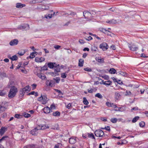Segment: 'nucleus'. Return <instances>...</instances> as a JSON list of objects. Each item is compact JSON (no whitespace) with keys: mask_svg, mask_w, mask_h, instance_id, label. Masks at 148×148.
I'll return each instance as SVG.
<instances>
[{"mask_svg":"<svg viewBox=\"0 0 148 148\" xmlns=\"http://www.w3.org/2000/svg\"><path fill=\"white\" fill-rule=\"evenodd\" d=\"M45 60V58H44L38 57H36L35 58V61L36 62H41Z\"/></svg>","mask_w":148,"mask_h":148,"instance_id":"nucleus-13","label":"nucleus"},{"mask_svg":"<svg viewBox=\"0 0 148 148\" xmlns=\"http://www.w3.org/2000/svg\"><path fill=\"white\" fill-rule=\"evenodd\" d=\"M110 73L111 74H115L116 71V70L113 68H111L109 71Z\"/></svg>","mask_w":148,"mask_h":148,"instance_id":"nucleus-27","label":"nucleus"},{"mask_svg":"<svg viewBox=\"0 0 148 148\" xmlns=\"http://www.w3.org/2000/svg\"><path fill=\"white\" fill-rule=\"evenodd\" d=\"M25 5L24 4H21L20 3H17L16 7L17 8H21L25 6Z\"/></svg>","mask_w":148,"mask_h":148,"instance_id":"nucleus-19","label":"nucleus"},{"mask_svg":"<svg viewBox=\"0 0 148 148\" xmlns=\"http://www.w3.org/2000/svg\"><path fill=\"white\" fill-rule=\"evenodd\" d=\"M100 31L106 34V32H108V31L105 29L101 28L99 29Z\"/></svg>","mask_w":148,"mask_h":148,"instance_id":"nucleus-36","label":"nucleus"},{"mask_svg":"<svg viewBox=\"0 0 148 148\" xmlns=\"http://www.w3.org/2000/svg\"><path fill=\"white\" fill-rule=\"evenodd\" d=\"M85 38L88 41L92 39V38L90 36H89L88 37L86 36Z\"/></svg>","mask_w":148,"mask_h":148,"instance_id":"nucleus-47","label":"nucleus"},{"mask_svg":"<svg viewBox=\"0 0 148 148\" xmlns=\"http://www.w3.org/2000/svg\"><path fill=\"white\" fill-rule=\"evenodd\" d=\"M60 112L56 111L53 113V115L55 116H59L60 115Z\"/></svg>","mask_w":148,"mask_h":148,"instance_id":"nucleus-22","label":"nucleus"},{"mask_svg":"<svg viewBox=\"0 0 148 148\" xmlns=\"http://www.w3.org/2000/svg\"><path fill=\"white\" fill-rule=\"evenodd\" d=\"M48 67L50 69H52L54 67H56V66H54L53 63L49 62V63L47 65Z\"/></svg>","mask_w":148,"mask_h":148,"instance_id":"nucleus-24","label":"nucleus"},{"mask_svg":"<svg viewBox=\"0 0 148 148\" xmlns=\"http://www.w3.org/2000/svg\"><path fill=\"white\" fill-rule=\"evenodd\" d=\"M55 82L54 80H48L46 81V85L49 87H53L54 85Z\"/></svg>","mask_w":148,"mask_h":148,"instance_id":"nucleus-5","label":"nucleus"},{"mask_svg":"<svg viewBox=\"0 0 148 148\" xmlns=\"http://www.w3.org/2000/svg\"><path fill=\"white\" fill-rule=\"evenodd\" d=\"M17 92V88L15 86H12L8 94V97L12 98L15 96Z\"/></svg>","mask_w":148,"mask_h":148,"instance_id":"nucleus-1","label":"nucleus"},{"mask_svg":"<svg viewBox=\"0 0 148 148\" xmlns=\"http://www.w3.org/2000/svg\"><path fill=\"white\" fill-rule=\"evenodd\" d=\"M112 82L110 80L104 82V85L106 86H109L112 84Z\"/></svg>","mask_w":148,"mask_h":148,"instance_id":"nucleus-26","label":"nucleus"},{"mask_svg":"<svg viewBox=\"0 0 148 148\" xmlns=\"http://www.w3.org/2000/svg\"><path fill=\"white\" fill-rule=\"evenodd\" d=\"M106 105L109 107H112L114 108L117 107V106L115 104L109 102H107L106 103Z\"/></svg>","mask_w":148,"mask_h":148,"instance_id":"nucleus-9","label":"nucleus"},{"mask_svg":"<svg viewBox=\"0 0 148 148\" xmlns=\"http://www.w3.org/2000/svg\"><path fill=\"white\" fill-rule=\"evenodd\" d=\"M56 66V68L55 69V72H59L60 71V69L59 68H57Z\"/></svg>","mask_w":148,"mask_h":148,"instance_id":"nucleus-50","label":"nucleus"},{"mask_svg":"<svg viewBox=\"0 0 148 148\" xmlns=\"http://www.w3.org/2000/svg\"><path fill=\"white\" fill-rule=\"evenodd\" d=\"M106 23L110 24H117L118 23V22H117L116 20L112 19L110 21H107Z\"/></svg>","mask_w":148,"mask_h":148,"instance_id":"nucleus-14","label":"nucleus"},{"mask_svg":"<svg viewBox=\"0 0 148 148\" xmlns=\"http://www.w3.org/2000/svg\"><path fill=\"white\" fill-rule=\"evenodd\" d=\"M23 115L25 118H28L31 116L29 114L27 113H24Z\"/></svg>","mask_w":148,"mask_h":148,"instance_id":"nucleus-40","label":"nucleus"},{"mask_svg":"<svg viewBox=\"0 0 148 148\" xmlns=\"http://www.w3.org/2000/svg\"><path fill=\"white\" fill-rule=\"evenodd\" d=\"M18 40L17 39H14L11 40L10 42V46H14L17 45L18 43Z\"/></svg>","mask_w":148,"mask_h":148,"instance_id":"nucleus-8","label":"nucleus"},{"mask_svg":"<svg viewBox=\"0 0 148 148\" xmlns=\"http://www.w3.org/2000/svg\"><path fill=\"white\" fill-rule=\"evenodd\" d=\"M138 110V107H134L132 109L131 111H132L133 110L136 111V110Z\"/></svg>","mask_w":148,"mask_h":148,"instance_id":"nucleus-52","label":"nucleus"},{"mask_svg":"<svg viewBox=\"0 0 148 148\" xmlns=\"http://www.w3.org/2000/svg\"><path fill=\"white\" fill-rule=\"evenodd\" d=\"M18 59L17 56L16 55H14L11 57V60H16Z\"/></svg>","mask_w":148,"mask_h":148,"instance_id":"nucleus-37","label":"nucleus"},{"mask_svg":"<svg viewBox=\"0 0 148 148\" xmlns=\"http://www.w3.org/2000/svg\"><path fill=\"white\" fill-rule=\"evenodd\" d=\"M49 127L48 125L46 126V125H39V127H37L36 128L34 129L31 131V134L33 135L36 134L37 133L36 132L37 130H44L47 128H48Z\"/></svg>","mask_w":148,"mask_h":148,"instance_id":"nucleus-2","label":"nucleus"},{"mask_svg":"<svg viewBox=\"0 0 148 148\" xmlns=\"http://www.w3.org/2000/svg\"><path fill=\"white\" fill-rule=\"evenodd\" d=\"M101 77L106 80H108L109 79L108 76L106 75H102Z\"/></svg>","mask_w":148,"mask_h":148,"instance_id":"nucleus-38","label":"nucleus"},{"mask_svg":"<svg viewBox=\"0 0 148 148\" xmlns=\"http://www.w3.org/2000/svg\"><path fill=\"white\" fill-rule=\"evenodd\" d=\"M34 93H35V92L34 91H32L31 92H30L29 93H28L27 95H34Z\"/></svg>","mask_w":148,"mask_h":148,"instance_id":"nucleus-63","label":"nucleus"},{"mask_svg":"<svg viewBox=\"0 0 148 148\" xmlns=\"http://www.w3.org/2000/svg\"><path fill=\"white\" fill-rule=\"evenodd\" d=\"M67 73V72H66L65 73H62L61 77L62 78H65L66 77L67 75L66 74V73Z\"/></svg>","mask_w":148,"mask_h":148,"instance_id":"nucleus-42","label":"nucleus"},{"mask_svg":"<svg viewBox=\"0 0 148 148\" xmlns=\"http://www.w3.org/2000/svg\"><path fill=\"white\" fill-rule=\"evenodd\" d=\"M91 50L93 52L96 51H97V48L95 46L92 47L91 49Z\"/></svg>","mask_w":148,"mask_h":148,"instance_id":"nucleus-33","label":"nucleus"},{"mask_svg":"<svg viewBox=\"0 0 148 148\" xmlns=\"http://www.w3.org/2000/svg\"><path fill=\"white\" fill-rule=\"evenodd\" d=\"M55 80H56V82L57 83H59V81H60V79L58 77L56 78Z\"/></svg>","mask_w":148,"mask_h":148,"instance_id":"nucleus-55","label":"nucleus"},{"mask_svg":"<svg viewBox=\"0 0 148 148\" xmlns=\"http://www.w3.org/2000/svg\"><path fill=\"white\" fill-rule=\"evenodd\" d=\"M94 133L96 136L99 137H101L104 135L103 132L100 130H96L95 131Z\"/></svg>","mask_w":148,"mask_h":148,"instance_id":"nucleus-4","label":"nucleus"},{"mask_svg":"<svg viewBox=\"0 0 148 148\" xmlns=\"http://www.w3.org/2000/svg\"><path fill=\"white\" fill-rule=\"evenodd\" d=\"M99 47L103 50H105L108 48V46L106 43H103L100 45Z\"/></svg>","mask_w":148,"mask_h":148,"instance_id":"nucleus-7","label":"nucleus"},{"mask_svg":"<svg viewBox=\"0 0 148 148\" xmlns=\"http://www.w3.org/2000/svg\"><path fill=\"white\" fill-rule=\"evenodd\" d=\"M35 56L34 55V52H33L32 53H31L30 56H29V57L30 58L32 59L33 58H34Z\"/></svg>","mask_w":148,"mask_h":148,"instance_id":"nucleus-46","label":"nucleus"},{"mask_svg":"<svg viewBox=\"0 0 148 148\" xmlns=\"http://www.w3.org/2000/svg\"><path fill=\"white\" fill-rule=\"evenodd\" d=\"M7 130V128L5 127H2L0 129V134L2 136Z\"/></svg>","mask_w":148,"mask_h":148,"instance_id":"nucleus-11","label":"nucleus"},{"mask_svg":"<svg viewBox=\"0 0 148 148\" xmlns=\"http://www.w3.org/2000/svg\"><path fill=\"white\" fill-rule=\"evenodd\" d=\"M93 91V89H91L90 90L88 89V92L89 93H92Z\"/></svg>","mask_w":148,"mask_h":148,"instance_id":"nucleus-60","label":"nucleus"},{"mask_svg":"<svg viewBox=\"0 0 148 148\" xmlns=\"http://www.w3.org/2000/svg\"><path fill=\"white\" fill-rule=\"evenodd\" d=\"M71 103H69L68 105H67V106H66V107L69 109L71 107Z\"/></svg>","mask_w":148,"mask_h":148,"instance_id":"nucleus-56","label":"nucleus"},{"mask_svg":"<svg viewBox=\"0 0 148 148\" xmlns=\"http://www.w3.org/2000/svg\"><path fill=\"white\" fill-rule=\"evenodd\" d=\"M23 89H24V90L25 92H28L30 90L31 88L29 86H27L23 88Z\"/></svg>","mask_w":148,"mask_h":148,"instance_id":"nucleus-23","label":"nucleus"},{"mask_svg":"<svg viewBox=\"0 0 148 148\" xmlns=\"http://www.w3.org/2000/svg\"><path fill=\"white\" fill-rule=\"evenodd\" d=\"M61 145V144L58 143L55 145L54 148H59V146Z\"/></svg>","mask_w":148,"mask_h":148,"instance_id":"nucleus-53","label":"nucleus"},{"mask_svg":"<svg viewBox=\"0 0 148 148\" xmlns=\"http://www.w3.org/2000/svg\"><path fill=\"white\" fill-rule=\"evenodd\" d=\"M42 96H41V97H40L38 98V101H41L42 102Z\"/></svg>","mask_w":148,"mask_h":148,"instance_id":"nucleus-57","label":"nucleus"},{"mask_svg":"<svg viewBox=\"0 0 148 148\" xmlns=\"http://www.w3.org/2000/svg\"><path fill=\"white\" fill-rule=\"evenodd\" d=\"M42 104H45L47 103V99L46 96L45 95L42 96Z\"/></svg>","mask_w":148,"mask_h":148,"instance_id":"nucleus-20","label":"nucleus"},{"mask_svg":"<svg viewBox=\"0 0 148 148\" xmlns=\"http://www.w3.org/2000/svg\"><path fill=\"white\" fill-rule=\"evenodd\" d=\"M128 47L130 50L132 51H135L138 49V47L133 44H129Z\"/></svg>","mask_w":148,"mask_h":148,"instance_id":"nucleus-6","label":"nucleus"},{"mask_svg":"<svg viewBox=\"0 0 148 148\" xmlns=\"http://www.w3.org/2000/svg\"><path fill=\"white\" fill-rule=\"evenodd\" d=\"M139 125L140 127H143L145 126V123L143 121H141L139 123Z\"/></svg>","mask_w":148,"mask_h":148,"instance_id":"nucleus-44","label":"nucleus"},{"mask_svg":"<svg viewBox=\"0 0 148 148\" xmlns=\"http://www.w3.org/2000/svg\"><path fill=\"white\" fill-rule=\"evenodd\" d=\"M96 60L99 62L103 63L104 62V59L103 58L101 59L97 58Z\"/></svg>","mask_w":148,"mask_h":148,"instance_id":"nucleus-32","label":"nucleus"},{"mask_svg":"<svg viewBox=\"0 0 148 148\" xmlns=\"http://www.w3.org/2000/svg\"><path fill=\"white\" fill-rule=\"evenodd\" d=\"M118 73L119 75L124 76H126L127 75V74L126 73L123 72L121 71H119Z\"/></svg>","mask_w":148,"mask_h":148,"instance_id":"nucleus-31","label":"nucleus"},{"mask_svg":"<svg viewBox=\"0 0 148 148\" xmlns=\"http://www.w3.org/2000/svg\"><path fill=\"white\" fill-rule=\"evenodd\" d=\"M8 138V136H4L3 137L0 139V143H2V142L5 141Z\"/></svg>","mask_w":148,"mask_h":148,"instance_id":"nucleus-18","label":"nucleus"},{"mask_svg":"<svg viewBox=\"0 0 148 148\" xmlns=\"http://www.w3.org/2000/svg\"><path fill=\"white\" fill-rule=\"evenodd\" d=\"M84 69L85 71L88 72H91L92 71V69L88 67L85 68Z\"/></svg>","mask_w":148,"mask_h":148,"instance_id":"nucleus-48","label":"nucleus"},{"mask_svg":"<svg viewBox=\"0 0 148 148\" xmlns=\"http://www.w3.org/2000/svg\"><path fill=\"white\" fill-rule=\"evenodd\" d=\"M25 52L23 51V52L19 51L18 52V54L20 56L23 55L25 53Z\"/></svg>","mask_w":148,"mask_h":148,"instance_id":"nucleus-54","label":"nucleus"},{"mask_svg":"<svg viewBox=\"0 0 148 148\" xmlns=\"http://www.w3.org/2000/svg\"><path fill=\"white\" fill-rule=\"evenodd\" d=\"M83 103L85 105H87L89 103L88 101L85 97L83 98Z\"/></svg>","mask_w":148,"mask_h":148,"instance_id":"nucleus-29","label":"nucleus"},{"mask_svg":"<svg viewBox=\"0 0 148 148\" xmlns=\"http://www.w3.org/2000/svg\"><path fill=\"white\" fill-rule=\"evenodd\" d=\"M110 47L111 48H112V49H113L114 50H115V49H116L115 46L114 45H112Z\"/></svg>","mask_w":148,"mask_h":148,"instance_id":"nucleus-59","label":"nucleus"},{"mask_svg":"<svg viewBox=\"0 0 148 148\" xmlns=\"http://www.w3.org/2000/svg\"><path fill=\"white\" fill-rule=\"evenodd\" d=\"M37 76L42 79H44L46 78L44 74H42L40 73H38L37 74Z\"/></svg>","mask_w":148,"mask_h":148,"instance_id":"nucleus-16","label":"nucleus"},{"mask_svg":"<svg viewBox=\"0 0 148 148\" xmlns=\"http://www.w3.org/2000/svg\"><path fill=\"white\" fill-rule=\"evenodd\" d=\"M43 109L44 112L47 114L49 113L51 111L50 108L48 107H45Z\"/></svg>","mask_w":148,"mask_h":148,"instance_id":"nucleus-15","label":"nucleus"},{"mask_svg":"<svg viewBox=\"0 0 148 148\" xmlns=\"http://www.w3.org/2000/svg\"><path fill=\"white\" fill-rule=\"evenodd\" d=\"M83 51H89V49L88 48L85 47L83 49Z\"/></svg>","mask_w":148,"mask_h":148,"instance_id":"nucleus-62","label":"nucleus"},{"mask_svg":"<svg viewBox=\"0 0 148 148\" xmlns=\"http://www.w3.org/2000/svg\"><path fill=\"white\" fill-rule=\"evenodd\" d=\"M60 47V46L59 45H56L54 47L55 48L57 49H59Z\"/></svg>","mask_w":148,"mask_h":148,"instance_id":"nucleus-64","label":"nucleus"},{"mask_svg":"<svg viewBox=\"0 0 148 148\" xmlns=\"http://www.w3.org/2000/svg\"><path fill=\"white\" fill-rule=\"evenodd\" d=\"M95 96L100 99L102 98L103 97L102 95L99 93H97L95 95Z\"/></svg>","mask_w":148,"mask_h":148,"instance_id":"nucleus-39","label":"nucleus"},{"mask_svg":"<svg viewBox=\"0 0 148 148\" xmlns=\"http://www.w3.org/2000/svg\"><path fill=\"white\" fill-rule=\"evenodd\" d=\"M88 136L89 138H92V139H95L94 136L92 133H91L90 134L88 133Z\"/></svg>","mask_w":148,"mask_h":148,"instance_id":"nucleus-34","label":"nucleus"},{"mask_svg":"<svg viewBox=\"0 0 148 148\" xmlns=\"http://www.w3.org/2000/svg\"><path fill=\"white\" fill-rule=\"evenodd\" d=\"M83 14L85 18L88 19L89 16L91 15V13L89 12L85 11L83 12Z\"/></svg>","mask_w":148,"mask_h":148,"instance_id":"nucleus-10","label":"nucleus"},{"mask_svg":"<svg viewBox=\"0 0 148 148\" xmlns=\"http://www.w3.org/2000/svg\"><path fill=\"white\" fill-rule=\"evenodd\" d=\"M20 115L19 114H15V115L14 117L17 118H19Z\"/></svg>","mask_w":148,"mask_h":148,"instance_id":"nucleus-61","label":"nucleus"},{"mask_svg":"<svg viewBox=\"0 0 148 148\" xmlns=\"http://www.w3.org/2000/svg\"><path fill=\"white\" fill-rule=\"evenodd\" d=\"M47 66H45L42 68V70H47Z\"/></svg>","mask_w":148,"mask_h":148,"instance_id":"nucleus-51","label":"nucleus"},{"mask_svg":"<svg viewBox=\"0 0 148 148\" xmlns=\"http://www.w3.org/2000/svg\"><path fill=\"white\" fill-rule=\"evenodd\" d=\"M115 99L116 100H118L120 97L121 95L119 92H116L115 93Z\"/></svg>","mask_w":148,"mask_h":148,"instance_id":"nucleus-25","label":"nucleus"},{"mask_svg":"<svg viewBox=\"0 0 148 148\" xmlns=\"http://www.w3.org/2000/svg\"><path fill=\"white\" fill-rule=\"evenodd\" d=\"M50 108L51 110H54L55 109V106L54 104H52L50 106Z\"/></svg>","mask_w":148,"mask_h":148,"instance_id":"nucleus-43","label":"nucleus"},{"mask_svg":"<svg viewBox=\"0 0 148 148\" xmlns=\"http://www.w3.org/2000/svg\"><path fill=\"white\" fill-rule=\"evenodd\" d=\"M139 117L138 116L135 117L132 120V122L133 123H135L139 119Z\"/></svg>","mask_w":148,"mask_h":148,"instance_id":"nucleus-30","label":"nucleus"},{"mask_svg":"<svg viewBox=\"0 0 148 148\" xmlns=\"http://www.w3.org/2000/svg\"><path fill=\"white\" fill-rule=\"evenodd\" d=\"M69 141L70 144H73L76 142V140L75 138H70L69 139Z\"/></svg>","mask_w":148,"mask_h":148,"instance_id":"nucleus-17","label":"nucleus"},{"mask_svg":"<svg viewBox=\"0 0 148 148\" xmlns=\"http://www.w3.org/2000/svg\"><path fill=\"white\" fill-rule=\"evenodd\" d=\"M5 94V93L3 91H0V96H3Z\"/></svg>","mask_w":148,"mask_h":148,"instance_id":"nucleus-58","label":"nucleus"},{"mask_svg":"<svg viewBox=\"0 0 148 148\" xmlns=\"http://www.w3.org/2000/svg\"><path fill=\"white\" fill-rule=\"evenodd\" d=\"M54 90L56 92L58 93H59V95H63V93L61 91H60L58 89H54Z\"/></svg>","mask_w":148,"mask_h":148,"instance_id":"nucleus-45","label":"nucleus"},{"mask_svg":"<svg viewBox=\"0 0 148 148\" xmlns=\"http://www.w3.org/2000/svg\"><path fill=\"white\" fill-rule=\"evenodd\" d=\"M25 91L24 90V89H22L20 91V93L21 95V97H23L25 93Z\"/></svg>","mask_w":148,"mask_h":148,"instance_id":"nucleus-28","label":"nucleus"},{"mask_svg":"<svg viewBox=\"0 0 148 148\" xmlns=\"http://www.w3.org/2000/svg\"><path fill=\"white\" fill-rule=\"evenodd\" d=\"M52 17V14H49L48 15H45V18L47 19L48 18H51Z\"/></svg>","mask_w":148,"mask_h":148,"instance_id":"nucleus-35","label":"nucleus"},{"mask_svg":"<svg viewBox=\"0 0 148 148\" xmlns=\"http://www.w3.org/2000/svg\"><path fill=\"white\" fill-rule=\"evenodd\" d=\"M84 63V60L81 59L79 60L78 66L80 67H82Z\"/></svg>","mask_w":148,"mask_h":148,"instance_id":"nucleus-21","label":"nucleus"},{"mask_svg":"<svg viewBox=\"0 0 148 148\" xmlns=\"http://www.w3.org/2000/svg\"><path fill=\"white\" fill-rule=\"evenodd\" d=\"M19 28L20 29H24L25 30L28 29L29 28V26L27 24H24L23 25L21 26Z\"/></svg>","mask_w":148,"mask_h":148,"instance_id":"nucleus-12","label":"nucleus"},{"mask_svg":"<svg viewBox=\"0 0 148 148\" xmlns=\"http://www.w3.org/2000/svg\"><path fill=\"white\" fill-rule=\"evenodd\" d=\"M102 129H105L107 130L110 131V126H107V127H105L104 128H101Z\"/></svg>","mask_w":148,"mask_h":148,"instance_id":"nucleus-49","label":"nucleus"},{"mask_svg":"<svg viewBox=\"0 0 148 148\" xmlns=\"http://www.w3.org/2000/svg\"><path fill=\"white\" fill-rule=\"evenodd\" d=\"M117 119L116 118H112L111 119V121L113 123H115L116 122Z\"/></svg>","mask_w":148,"mask_h":148,"instance_id":"nucleus-41","label":"nucleus"},{"mask_svg":"<svg viewBox=\"0 0 148 148\" xmlns=\"http://www.w3.org/2000/svg\"><path fill=\"white\" fill-rule=\"evenodd\" d=\"M8 106L7 103L5 102H2L0 105V113L5 111Z\"/></svg>","mask_w":148,"mask_h":148,"instance_id":"nucleus-3","label":"nucleus"}]
</instances>
